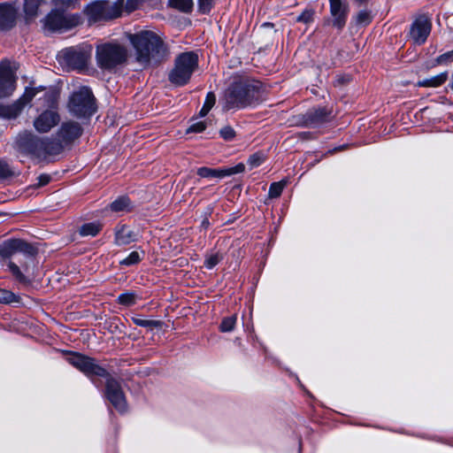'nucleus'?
Returning a JSON list of instances; mask_svg holds the SVG:
<instances>
[{"label": "nucleus", "instance_id": "nucleus-1", "mask_svg": "<svg viewBox=\"0 0 453 453\" xmlns=\"http://www.w3.org/2000/svg\"><path fill=\"white\" fill-rule=\"evenodd\" d=\"M267 98L266 87L259 81L236 78L229 85L223 98L225 111L256 107Z\"/></svg>", "mask_w": 453, "mask_h": 453}, {"label": "nucleus", "instance_id": "nucleus-2", "mask_svg": "<svg viewBox=\"0 0 453 453\" xmlns=\"http://www.w3.org/2000/svg\"><path fill=\"white\" fill-rule=\"evenodd\" d=\"M128 39L134 49V59L142 68L157 65L168 56L166 45L152 31L143 30L129 34Z\"/></svg>", "mask_w": 453, "mask_h": 453}, {"label": "nucleus", "instance_id": "nucleus-3", "mask_svg": "<svg viewBox=\"0 0 453 453\" xmlns=\"http://www.w3.org/2000/svg\"><path fill=\"white\" fill-rule=\"evenodd\" d=\"M17 148L23 153L37 158H45L62 151V145L52 138H40L29 132H24L16 139Z\"/></svg>", "mask_w": 453, "mask_h": 453}, {"label": "nucleus", "instance_id": "nucleus-4", "mask_svg": "<svg viewBox=\"0 0 453 453\" xmlns=\"http://www.w3.org/2000/svg\"><path fill=\"white\" fill-rule=\"evenodd\" d=\"M197 66V54L193 51L180 53L175 58L174 66L169 73L168 79L175 86H184L189 81Z\"/></svg>", "mask_w": 453, "mask_h": 453}, {"label": "nucleus", "instance_id": "nucleus-5", "mask_svg": "<svg viewBox=\"0 0 453 453\" xmlns=\"http://www.w3.org/2000/svg\"><path fill=\"white\" fill-rule=\"evenodd\" d=\"M96 57L99 67L111 70L127 61V50L119 44L104 43L96 47Z\"/></svg>", "mask_w": 453, "mask_h": 453}, {"label": "nucleus", "instance_id": "nucleus-6", "mask_svg": "<svg viewBox=\"0 0 453 453\" xmlns=\"http://www.w3.org/2000/svg\"><path fill=\"white\" fill-rule=\"evenodd\" d=\"M68 109L72 114L78 118L93 115L96 107L91 89L88 87H81L74 91L69 98Z\"/></svg>", "mask_w": 453, "mask_h": 453}, {"label": "nucleus", "instance_id": "nucleus-7", "mask_svg": "<svg viewBox=\"0 0 453 453\" xmlns=\"http://www.w3.org/2000/svg\"><path fill=\"white\" fill-rule=\"evenodd\" d=\"M122 4L110 0H100L87 7L89 22H98L116 19L121 14Z\"/></svg>", "mask_w": 453, "mask_h": 453}, {"label": "nucleus", "instance_id": "nucleus-8", "mask_svg": "<svg viewBox=\"0 0 453 453\" xmlns=\"http://www.w3.org/2000/svg\"><path fill=\"white\" fill-rule=\"evenodd\" d=\"M90 53V48L70 47L58 54V60L69 69L81 70L87 66Z\"/></svg>", "mask_w": 453, "mask_h": 453}, {"label": "nucleus", "instance_id": "nucleus-9", "mask_svg": "<svg viewBox=\"0 0 453 453\" xmlns=\"http://www.w3.org/2000/svg\"><path fill=\"white\" fill-rule=\"evenodd\" d=\"M44 29L50 32L67 31L80 23V16L75 14L65 15L59 10H52L42 20Z\"/></svg>", "mask_w": 453, "mask_h": 453}, {"label": "nucleus", "instance_id": "nucleus-10", "mask_svg": "<svg viewBox=\"0 0 453 453\" xmlns=\"http://www.w3.org/2000/svg\"><path fill=\"white\" fill-rule=\"evenodd\" d=\"M66 361L88 377H107L108 375L106 370L89 357L79 353H71L66 357Z\"/></svg>", "mask_w": 453, "mask_h": 453}, {"label": "nucleus", "instance_id": "nucleus-11", "mask_svg": "<svg viewBox=\"0 0 453 453\" xmlns=\"http://www.w3.org/2000/svg\"><path fill=\"white\" fill-rule=\"evenodd\" d=\"M18 66L7 59L0 62V98L12 95L17 86L16 75Z\"/></svg>", "mask_w": 453, "mask_h": 453}, {"label": "nucleus", "instance_id": "nucleus-12", "mask_svg": "<svg viewBox=\"0 0 453 453\" xmlns=\"http://www.w3.org/2000/svg\"><path fill=\"white\" fill-rule=\"evenodd\" d=\"M45 101L49 105L53 108L57 102V96L54 93H45ZM60 120L58 113L53 110L49 109L42 112L34 121L35 128L40 133H47L53 127H55Z\"/></svg>", "mask_w": 453, "mask_h": 453}, {"label": "nucleus", "instance_id": "nucleus-13", "mask_svg": "<svg viewBox=\"0 0 453 453\" xmlns=\"http://www.w3.org/2000/svg\"><path fill=\"white\" fill-rule=\"evenodd\" d=\"M36 252L34 246L20 239H9L0 245V256L4 258L21 253L26 257L33 259Z\"/></svg>", "mask_w": 453, "mask_h": 453}, {"label": "nucleus", "instance_id": "nucleus-14", "mask_svg": "<svg viewBox=\"0 0 453 453\" xmlns=\"http://www.w3.org/2000/svg\"><path fill=\"white\" fill-rule=\"evenodd\" d=\"M104 395L111 405L119 412L123 413L127 409L124 392L119 382L109 377L106 380Z\"/></svg>", "mask_w": 453, "mask_h": 453}, {"label": "nucleus", "instance_id": "nucleus-15", "mask_svg": "<svg viewBox=\"0 0 453 453\" xmlns=\"http://www.w3.org/2000/svg\"><path fill=\"white\" fill-rule=\"evenodd\" d=\"M331 19L328 22L337 30L342 31L348 20L349 7L346 0H328Z\"/></svg>", "mask_w": 453, "mask_h": 453}, {"label": "nucleus", "instance_id": "nucleus-16", "mask_svg": "<svg viewBox=\"0 0 453 453\" xmlns=\"http://www.w3.org/2000/svg\"><path fill=\"white\" fill-rule=\"evenodd\" d=\"M38 90L34 88H27L24 94L12 104L0 105V117L5 119L16 118L24 106L27 104L37 94Z\"/></svg>", "mask_w": 453, "mask_h": 453}, {"label": "nucleus", "instance_id": "nucleus-17", "mask_svg": "<svg viewBox=\"0 0 453 453\" xmlns=\"http://www.w3.org/2000/svg\"><path fill=\"white\" fill-rule=\"evenodd\" d=\"M81 134L82 128L81 125L78 122L68 120L62 123L57 133V137L53 139L60 142L63 149L64 146L72 143L79 138Z\"/></svg>", "mask_w": 453, "mask_h": 453}, {"label": "nucleus", "instance_id": "nucleus-18", "mask_svg": "<svg viewBox=\"0 0 453 453\" xmlns=\"http://www.w3.org/2000/svg\"><path fill=\"white\" fill-rule=\"evenodd\" d=\"M431 22L426 16H420L411 24L410 36L418 45L425 43L431 32Z\"/></svg>", "mask_w": 453, "mask_h": 453}, {"label": "nucleus", "instance_id": "nucleus-19", "mask_svg": "<svg viewBox=\"0 0 453 453\" xmlns=\"http://www.w3.org/2000/svg\"><path fill=\"white\" fill-rule=\"evenodd\" d=\"M245 165L242 163H239L233 167L227 168H209V167H199L196 171L197 175L201 178L207 179H223L225 177L232 176L237 173L244 172Z\"/></svg>", "mask_w": 453, "mask_h": 453}, {"label": "nucleus", "instance_id": "nucleus-20", "mask_svg": "<svg viewBox=\"0 0 453 453\" xmlns=\"http://www.w3.org/2000/svg\"><path fill=\"white\" fill-rule=\"evenodd\" d=\"M137 241V234L127 225L119 224L114 228V244L126 246Z\"/></svg>", "mask_w": 453, "mask_h": 453}, {"label": "nucleus", "instance_id": "nucleus-21", "mask_svg": "<svg viewBox=\"0 0 453 453\" xmlns=\"http://www.w3.org/2000/svg\"><path fill=\"white\" fill-rule=\"evenodd\" d=\"M18 9L11 4H0V29L8 30L16 22Z\"/></svg>", "mask_w": 453, "mask_h": 453}, {"label": "nucleus", "instance_id": "nucleus-22", "mask_svg": "<svg viewBox=\"0 0 453 453\" xmlns=\"http://www.w3.org/2000/svg\"><path fill=\"white\" fill-rule=\"evenodd\" d=\"M330 111L325 107H319L309 111L306 115V122L311 126H318L328 120Z\"/></svg>", "mask_w": 453, "mask_h": 453}, {"label": "nucleus", "instance_id": "nucleus-23", "mask_svg": "<svg viewBox=\"0 0 453 453\" xmlns=\"http://www.w3.org/2000/svg\"><path fill=\"white\" fill-rule=\"evenodd\" d=\"M111 211L114 212H125L129 211L132 208L130 200L127 196H122L114 200L110 203Z\"/></svg>", "mask_w": 453, "mask_h": 453}, {"label": "nucleus", "instance_id": "nucleus-24", "mask_svg": "<svg viewBox=\"0 0 453 453\" xmlns=\"http://www.w3.org/2000/svg\"><path fill=\"white\" fill-rule=\"evenodd\" d=\"M42 0H24V12L27 19L36 17Z\"/></svg>", "mask_w": 453, "mask_h": 453}, {"label": "nucleus", "instance_id": "nucleus-25", "mask_svg": "<svg viewBox=\"0 0 453 453\" xmlns=\"http://www.w3.org/2000/svg\"><path fill=\"white\" fill-rule=\"evenodd\" d=\"M142 296L135 291H127L120 294L118 296V303L125 306H132L136 303L138 300H141Z\"/></svg>", "mask_w": 453, "mask_h": 453}, {"label": "nucleus", "instance_id": "nucleus-26", "mask_svg": "<svg viewBox=\"0 0 453 453\" xmlns=\"http://www.w3.org/2000/svg\"><path fill=\"white\" fill-rule=\"evenodd\" d=\"M103 225L100 222H89L83 224L79 233L81 236H96L101 230Z\"/></svg>", "mask_w": 453, "mask_h": 453}, {"label": "nucleus", "instance_id": "nucleus-27", "mask_svg": "<svg viewBox=\"0 0 453 453\" xmlns=\"http://www.w3.org/2000/svg\"><path fill=\"white\" fill-rule=\"evenodd\" d=\"M372 20L371 12L368 10H361L352 17L351 24L355 26H367Z\"/></svg>", "mask_w": 453, "mask_h": 453}, {"label": "nucleus", "instance_id": "nucleus-28", "mask_svg": "<svg viewBox=\"0 0 453 453\" xmlns=\"http://www.w3.org/2000/svg\"><path fill=\"white\" fill-rule=\"evenodd\" d=\"M447 73H441L436 76H434L429 79H425L423 81H418V85L421 87H433L436 88L444 83L447 80Z\"/></svg>", "mask_w": 453, "mask_h": 453}, {"label": "nucleus", "instance_id": "nucleus-29", "mask_svg": "<svg viewBox=\"0 0 453 453\" xmlns=\"http://www.w3.org/2000/svg\"><path fill=\"white\" fill-rule=\"evenodd\" d=\"M144 256V251L138 250L132 251L126 258L119 261L121 265L131 266L134 265H137L141 262L142 257Z\"/></svg>", "mask_w": 453, "mask_h": 453}, {"label": "nucleus", "instance_id": "nucleus-30", "mask_svg": "<svg viewBox=\"0 0 453 453\" xmlns=\"http://www.w3.org/2000/svg\"><path fill=\"white\" fill-rule=\"evenodd\" d=\"M132 321L136 326L146 327L150 330L161 327L162 326V322L159 320L145 319L138 317H133Z\"/></svg>", "mask_w": 453, "mask_h": 453}, {"label": "nucleus", "instance_id": "nucleus-31", "mask_svg": "<svg viewBox=\"0 0 453 453\" xmlns=\"http://www.w3.org/2000/svg\"><path fill=\"white\" fill-rule=\"evenodd\" d=\"M236 321H237V316L235 314L224 318L219 325L220 332H222V333L232 332L235 327Z\"/></svg>", "mask_w": 453, "mask_h": 453}, {"label": "nucleus", "instance_id": "nucleus-32", "mask_svg": "<svg viewBox=\"0 0 453 453\" xmlns=\"http://www.w3.org/2000/svg\"><path fill=\"white\" fill-rule=\"evenodd\" d=\"M286 185H287V180H282L278 182H273L270 185L269 191H268L269 197L270 198H278L281 195Z\"/></svg>", "mask_w": 453, "mask_h": 453}, {"label": "nucleus", "instance_id": "nucleus-33", "mask_svg": "<svg viewBox=\"0 0 453 453\" xmlns=\"http://www.w3.org/2000/svg\"><path fill=\"white\" fill-rule=\"evenodd\" d=\"M170 4L180 12H189L193 8L194 3L193 0H170Z\"/></svg>", "mask_w": 453, "mask_h": 453}, {"label": "nucleus", "instance_id": "nucleus-34", "mask_svg": "<svg viewBox=\"0 0 453 453\" xmlns=\"http://www.w3.org/2000/svg\"><path fill=\"white\" fill-rule=\"evenodd\" d=\"M216 102V96L212 92H209L206 96L204 104L200 111V115L202 117L205 116L210 110L213 107Z\"/></svg>", "mask_w": 453, "mask_h": 453}, {"label": "nucleus", "instance_id": "nucleus-35", "mask_svg": "<svg viewBox=\"0 0 453 453\" xmlns=\"http://www.w3.org/2000/svg\"><path fill=\"white\" fill-rule=\"evenodd\" d=\"M8 268L12 274L18 280L19 282L27 283L28 282L27 277L20 271L19 267L13 262L10 261L8 263Z\"/></svg>", "mask_w": 453, "mask_h": 453}, {"label": "nucleus", "instance_id": "nucleus-36", "mask_svg": "<svg viewBox=\"0 0 453 453\" xmlns=\"http://www.w3.org/2000/svg\"><path fill=\"white\" fill-rule=\"evenodd\" d=\"M265 161V157L263 153L257 152L252 154L248 159V165L250 169H254L259 165H261Z\"/></svg>", "mask_w": 453, "mask_h": 453}, {"label": "nucleus", "instance_id": "nucleus-37", "mask_svg": "<svg viewBox=\"0 0 453 453\" xmlns=\"http://www.w3.org/2000/svg\"><path fill=\"white\" fill-rule=\"evenodd\" d=\"M18 302V297L12 292L0 288V303H11Z\"/></svg>", "mask_w": 453, "mask_h": 453}, {"label": "nucleus", "instance_id": "nucleus-38", "mask_svg": "<svg viewBox=\"0 0 453 453\" xmlns=\"http://www.w3.org/2000/svg\"><path fill=\"white\" fill-rule=\"evenodd\" d=\"M222 259V256L219 253L211 254L208 256L204 260V266L207 269H212L216 266L220 260Z\"/></svg>", "mask_w": 453, "mask_h": 453}, {"label": "nucleus", "instance_id": "nucleus-39", "mask_svg": "<svg viewBox=\"0 0 453 453\" xmlns=\"http://www.w3.org/2000/svg\"><path fill=\"white\" fill-rule=\"evenodd\" d=\"M313 15H314V11L313 10H304L297 18H296V21L297 22H302V23H304V24H309L311 22H312L313 20Z\"/></svg>", "mask_w": 453, "mask_h": 453}, {"label": "nucleus", "instance_id": "nucleus-40", "mask_svg": "<svg viewBox=\"0 0 453 453\" xmlns=\"http://www.w3.org/2000/svg\"><path fill=\"white\" fill-rule=\"evenodd\" d=\"M219 134L225 141H232L235 137V131L232 127L226 126L219 130Z\"/></svg>", "mask_w": 453, "mask_h": 453}, {"label": "nucleus", "instance_id": "nucleus-41", "mask_svg": "<svg viewBox=\"0 0 453 453\" xmlns=\"http://www.w3.org/2000/svg\"><path fill=\"white\" fill-rule=\"evenodd\" d=\"M451 62H453V50L440 55L436 58V63L439 65H448Z\"/></svg>", "mask_w": 453, "mask_h": 453}, {"label": "nucleus", "instance_id": "nucleus-42", "mask_svg": "<svg viewBox=\"0 0 453 453\" xmlns=\"http://www.w3.org/2000/svg\"><path fill=\"white\" fill-rule=\"evenodd\" d=\"M206 128V124L204 121H197L189 126L187 129L188 133H201Z\"/></svg>", "mask_w": 453, "mask_h": 453}, {"label": "nucleus", "instance_id": "nucleus-43", "mask_svg": "<svg viewBox=\"0 0 453 453\" xmlns=\"http://www.w3.org/2000/svg\"><path fill=\"white\" fill-rule=\"evenodd\" d=\"M56 8L65 9L73 6L77 0H51Z\"/></svg>", "mask_w": 453, "mask_h": 453}, {"label": "nucleus", "instance_id": "nucleus-44", "mask_svg": "<svg viewBox=\"0 0 453 453\" xmlns=\"http://www.w3.org/2000/svg\"><path fill=\"white\" fill-rule=\"evenodd\" d=\"M212 0H198V7L200 12L207 13L211 8Z\"/></svg>", "mask_w": 453, "mask_h": 453}, {"label": "nucleus", "instance_id": "nucleus-45", "mask_svg": "<svg viewBox=\"0 0 453 453\" xmlns=\"http://www.w3.org/2000/svg\"><path fill=\"white\" fill-rule=\"evenodd\" d=\"M12 171L9 165L3 160H0V178H6L11 175Z\"/></svg>", "mask_w": 453, "mask_h": 453}, {"label": "nucleus", "instance_id": "nucleus-46", "mask_svg": "<svg viewBox=\"0 0 453 453\" xmlns=\"http://www.w3.org/2000/svg\"><path fill=\"white\" fill-rule=\"evenodd\" d=\"M140 2L141 0H127V9L129 12L135 10L138 7Z\"/></svg>", "mask_w": 453, "mask_h": 453}, {"label": "nucleus", "instance_id": "nucleus-47", "mask_svg": "<svg viewBox=\"0 0 453 453\" xmlns=\"http://www.w3.org/2000/svg\"><path fill=\"white\" fill-rule=\"evenodd\" d=\"M50 177L49 175L42 174L39 177V184L41 186L48 184L50 182Z\"/></svg>", "mask_w": 453, "mask_h": 453}, {"label": "nucleus", "instance_id": "nucleus-48", "mask_svg": "<svg viewBox=\"0 0 453 453\" xmlns=\"http://www.w3.org/2000/svg\"><path fill=\"white\" fill-rule=\"evenodd\" d=\"M347 145H342L341 147H337V148H334L332 151L330 150L329 153H332V152H334V151H338V150H343L344 148H346Z\"/></svg>", "mask_w": 453, "mask_h": 453}, {"label": "nucleus", "instance_id": "nucleus-49", "mask_svg": "<svg viewBox=\"0 0 453 453\" xmlns=\"http://www.w3.org/2000/svg\"><path fill=\"white\" fill-rule=\"evenodd\" d=\"M355 3H357L359 6L365 4L367 0H353Z\"/></svg>", "mask_w": 453, "mask_h": 453}, {"label": "nucleus", "instance_id": "nucleus-50", "mask_svg": "<svg viewBox=\"0 0 453 453\" xmlns=\"http://www.w3.org/2000/svg\"><path fill=\"white\" fill-rule=\"evenodd\" d=\"M449 87L453 90V74L451 75V81L449 84Z\"/></svg>", "mask_w": 453, "mask_h": 453}, {"label": "nucleus", "instance_id": "nucleus-51", "mask_svg": "<svg viewBox=\"0 0 453 453\" xmlns=\"http://www.w3.org/2000/svg\"><path fill=\"white\" fill-rule=\"evenodd\" d=\"M23 267H24V270H25L26 272H27V270H28V269H27V265H24Z\"/></svg>", "mask_w": 453, "mask_h": 453}, {"label": "nucleus", "instance_id": "nucleus-52", "mask_svg": "<svg viewBox=\"0 0 453 453\" xmlns=\"http://www.w3.org/2000/svg\"><path fill=\"white\" fill-rule=\"evenodd\" d=\"M203 224L207 225V224H209V221H206V222L203 221Z\"/></svg>", "mask_w": 453, "mask_h": 453}, {"label": "nucleus", "instance_id": "nucleus-53", "mask_svg": "<svg viewBox=\"0 0 453 453\" xmlns=\"http://www.w3.org/2000/svg\"><path fill=\"white\" fill-rule=\"evenodd\" d=\"M203 224L207 225V224H209V221H206V222L203 221Z\"/></svg>", "mask_w": 453, "mask_h": 453}, {"label": "nucleus", "instance_id": "nucleus-54", "mask_svg": "<svg viewBox=\"0 0 453 453\" xmlns=\"http://www.w3.org/2000/svg\"><path fill=\"white\" fill-rule=\"evenodd\" d=\"M203 224L207 225V224H209V221H206V222L203 221Z\"/></svg>", "mask_w": 453, "mask_h": 453}, {"label": "nucleus", "instance_id": "nucleus-55", "mask_svg": "<svg viewBox=\"0 0 453 453\" xmlns=\"http://www.w3.org/2000/svg\"><path fill=\"white\" fill-rule=\"evenodd\" d=\"M299 453H301V448L299 449Z\"/></svg>", "mask_w": 453, "mask_h": 453}]
</instances>
